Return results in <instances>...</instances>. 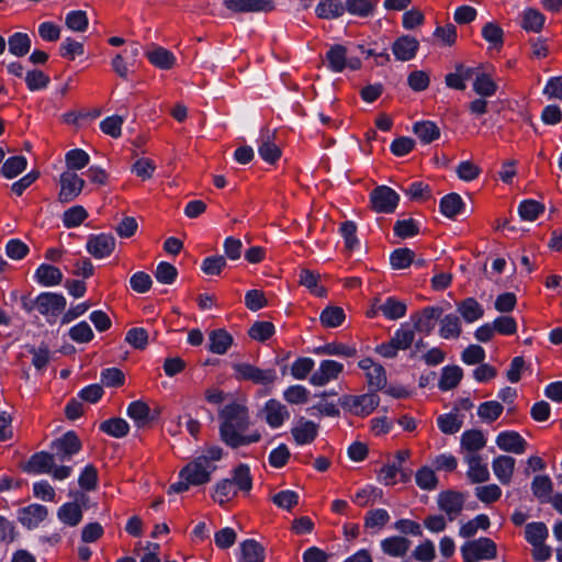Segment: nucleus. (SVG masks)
Here are the masks:
<instances>
[{"mask_svg":"<svg viewBox=\"0 0 562 562\" xmlns=\"http://www.w3.org/2000/svg\"><path fill=\"white\" fill-rule=\"evenodd\" d=\"M220 437L227 447L238 449L261 440L259 430L244 434L250 425L248 408L245 405L239 403L225 405L220 412Z\"/></svg>","mask_w":562,"mask_h":562,"instance_id":"nucleus-1","label":"nucleus"},{"mask_svg":"<svg viewBox=\"0 0 562 562\" xmlns=\"http://www.w3.org/2000/svg\"><path fill=\"white\" fill-rule=\"evenodd\" d=\"M216 467L207 462L204 458H195L189 462L179 472V482L169 486L168 493H182L189 490L191 485L198 486L211 481V474Z\"/></svg>","mask_w":562,"mask_h":562,"instance_id":"nucleus-2","label":"nucleus"},{"mask_svg":"<svg viewBox=\"0 0 562 562\" xmlns=\"http://www.w3.org/2000/svg\"><path fill=\"white\" fill-rule=\"evenodd\" d=\"M24 471L33 474L48 473L55 480H65L71 475L72 468L70 465H56V461L52 452H36L24 465Z\"/></svg>","mask_w":562,"mask_h":562,"instance_id":"nucleus-3","label":"nucleus"},{"mask_svg":"<svg viewBox=\"0 0 562 562\" xmlns=\"http://www.w3.org/2000/svg\"><path fill=\"white\" fill-rule=\"evenodd\" d=\"M463 562H479L492 560L497 555L496 543L486 537L465 542L461 547Z\"/></svg>","mask_w":562,"mask_h":562,"instance_id":"nucleus-4","label":"nucleus"},{"mask_svg":"<svg viewBox=\"0 0 562 562\" xmlns=\"http://www.w3.org/2000/svg\"><path fill=\"white\" fill-rule=\"evenodd\" d=\"M379 403L380 397L374 392L362 395H344L339 398L340 406L356 416L370 415L378 407Z\"/></svg>","mask_w":562,"mask_h":562,"instance_id":"nucleus-5","label":"nucleus"},{"mask_svg":"<svg viewBox=\"0 0 562 562\" xmlns=\"http://www.w3.org/2000/svg\"><path fill=\"white\" fill-rule=\"evenodd\" d=\"M82 448L81 440L74 430L65 432L50 443V452L56 462L69 461Z\"/></svg>","mask_w":562,"mask_h":562,"instance_id":"nucleus-6","label":"nucleus"},{"mask_svg":"<svg viewBox=\"0 0 562 562\" xmlns=\"http://www.w3.org/2000/svg\"><path fill=\"white\" fill-rule=\"evenodd\" d=\"M233 370L237 380L250 381L255 384L270 385L278 379L274 369L263 370L250 363H235Z\"/></svg>","mask_w":562,"mask_h":562,"instance_id":"nucleus-7","label":"nucleus"},{"mask_svg":"<svg viewBox=\"0 0 562 562\" xmlns=\"http://www.w3.org/2000/svg\"><path fill=\"white\" fill-rule=\"evenodd\" d=\"M400 195L390 187L380 186L370 193L372 209L378 213H393L398 204Z\"/></svg>","mask_w":562,"mask_h":562,"instance_id":"nucleus-8","label":"nucleus"},{"mask_svg":"<svg viewBox=\"0 0 562 562\" xmlns=\"http://www.w3.org/2000/svg\"><path fill=\"white\" fill-rule=\"evenodd\" d=\"M60 191L58 200L61 203H69L74 201L82 191L85 180L77 173L66 171L60 175Z\"/></svg>","mask_w":562,"mask_h":562,"instance_id":"nucleus-9","label":"nucleus"},{"mask_svg":"<svg viewBox=\"0 0 562 562\" xmlns=\"http://www.w3.org/2000/svg\"><path fill=\"white\" fill-rule=\"evenodd\" d=\"M441 307L426 306L422 311L414 313L411 316V319L415 330L425 335H429L434 330L436 323L441 317Z\"/></svg>","mask_w":562,"mask_h":562,"instance_id":"nucleus-10","label":"nucleus"},{"mask_svg":"<svg viewBox=\"0 0 562 562\" xmlns=\"http://www.w3.org/2000/svg\"><path fill=\"white\" fill-rule=\"evenodd\" d=\"M464 502L465 495L452 490L443 491L438 495V507L447 514L450 521L462 512Z\"/></svg>","mask_w":562,"mask_h":562,"instance_id":"nucleus-11","label":"nucleus"},{"mask_svg":"<svg viewBox=\"0 0 562 562\" xmlns=\"http://www.w3.org/2000/svg\"><path fill=\"white\" fill-rule=\"evenodd\" d=\"M115 248V238L110 234L90 235L87 241V251L95 259L109 257Z\"/></svg>","mask_w":562,"mask_h":562,"instance_id":"nucleus-12","label":"nucleus"},{"mask_svg":"<svg viewBox=\"0 0 562 562\" xmlns=\"http://www.w3.org/2000/svg\"><path fill=\"white\" fill-rule=\"evenodd\" d=\"M37 311L45 316H57L66 307V299L58 293L44 292L35 297Z\"/></svg>","mask_w":562,"mask_h":562,"instance_id":"nucleus-13","label":"nucleus"},{"mask_svg":"<svg viewBox=\"0 0 562 562\" xmlns=\"http://www.w3.org/2000/svg\"><path fill=\"white\" fill-rule=\"evenodd\" d=\"M226 9L237 12H271L276 5L272 0H224Z\"/></svg>","mask_w":562,"mask_h":562,"instance_id":"nucleus-14","label":"nucleus"},{"mask_svg":"<svg viewBox=\"0 0 562 562\" xmlns=\"http://www.w3.org/2000/svg\"><path fill=\"white\" fill-rule=\"evenodd\" d=\"M319 426L313 420L300 417L291 428V435L299 446L312 443L318 435Z\"/></svg>","mask_w":562,"mask_h":562,"instance_id":"nucleus-15","label":"nucleus"},{"mask_svg":"<svg viewBox=\"0 0 562 562\" xmlns=\"http://www.w3.org/2000/svg\"><path fill=\"white\" fill-rule=\"evenodd\" d=\"M344 366L334 360H323L310 378V382L315 386H323L329 381L335 380L342 372Z\"/></svg>","mask_w":562,"mask_h":562,"instance_id":"nucleus-16","label":"nucleus"},{"mask_svg":"<svg viewBox=\"0 0 562 562\" xmlns=\"http://www.w3.org/2000/svg\"><path fill=\"white\" fill-rule=\"evenodd\" d=\"M262 413L265 414V420L271 428L281 427L290 417L286 406L274 398L266 402Z\"/></svg>","mask_w":562,"mask_h":562,"instance_id":"nucleus-17","label":"nucleus"},{"mask_svg":"<svg viewBox=\"0 0 562 562\" xmlns=\"http://www.w3.org/2000/svg\"><path fill=\"white\" fill-rule=\"evenodd\" d=\"M496 445L506 452L521 454L526 451L527 441L521 435L514 430L502 431L496 437Z\"/></svg>","mask_w":562,"mask_h":562,"instance_id":"nucleus-18","label":"nucleus"},{"mask_svg":"<svg viewBox=\"0 0 562 562\" xmlns=\"http://www.w3.org/2000/svg\"><path fill=\"white\" fill-rule=\"evenodd\" d=\"M419 48V42L411 35H402L392 44V52L400 61L413 59Z\"/></svg>","mask_w":562,"mask_h":562,"instance_id":"nucleus-19","label":"nucleus"},{"mask_svg":"<svg viewBox=\"0 0 562 562\" xmlns=\"http://www.w3.org/2000/svg\"><path fill=\"white\" fill-rule=\"evenodd\" d=\"M48 515V510L44 505L32 504L19 510V521L27 529L38 526Z\"/></svg>","mask_w":562,"mask_h":562,"instance_id":"nucleus-20","label":"nucleus"},{"mask_svg":"<svg viewBox=\"0 0 562 562\" xmlns=\"http://www.w3.org/2000/svg\"><path fill=\"white\" fill-rule=\"evenodd\" d=\"M233 336L224 328L209 333V350L215 355H225L233 345Z\"/></svg>","mask_w":562,"mask_h":562,"instance_id":"nucleus-21","label":"nucleus"},{"mask_svg":"<svg viewBox=\"0 0 562 562\" xmlns=\"http://www.w3.org/2000/svg\"><path fill=\"white\" fill-rule=\"evenodd\" d=\"M467 463L469 464L468 477L471 483H483L488 481L490 472L486 464L482 463V459L476 453H471L465 458Z\"/></svg>","mask_w":562,"mask_h":562,"instance_id":"nucleus-22","label":"nucleus"},{"mask_svg":"<svg viewBox=\"0 0 562 562\" xmlns=\"http://www.w3.org/2000/svg\"><path fill=\"white\" fill-rule=\"evenodd\" d=\"M345 13V4L341 0H319L315 8V14L322 20H336Z\"/></svg>","mask_w":562,"mask_h":562,"instance_id":"nucleus-23","label":"nucleus"},{"mask_svg":"<svg viewBox=\"0 0 562 562\" xmlns=\"http://www.w3.org/2000/svg\"><path fill=\"white\" fill-rule=\"evenodd\" d=\"M265 548L255 539H247L240 543L239 562H265Z\"/></svg>","mask_w":562,"mask_h":562,"instance_id":"nucleus-24","label":"nucleus"},{"mask_svg":"<svg viewBox=\"0 0 562 562\" xmlns=\"http://www.w3.org/2000/svg\"><path fill=\"white\" fill-rule=\"evenodd\" d=\"M411 543V540L405 537L393 536L381 541V549L390 557H404L408 552Z\"/></svg>","mask_w":562,"mask_h":562,"instance_id":"nucleus-25","label":"nucleus"},{"mask_svg":"<svg viewBox=\"0 0 562 562\" xmlns=\"http://www.w3.org/2000/svg\"><path fill=\"white\" fill-rule=\"evenodd\" d=\"M515 459L509 456H499L493 460V471L502 484H509L515 469Z\"/></svg>","mask_w":562,"mask_h":562,"instance_id":"nucleus-26","label":"nucleus"},{"mask_svg":"<svg viewBox=\"0 0 562 562\" xmlns=\"http://www.w3.org/2000/svg\"><path fill=\"white\" fill-rule=\"evenodd\" d=\"M457 311L467 323H473L484 315L483 306L474 297L460 301L457 304Z\"/></svg>","mask_w":562,"mask_h":562,"instance_id":"nucleus-27","label":"nucleus"},{"mask_svg":"<svg viewBox=\"0 0 562 562\" xmlns=\"http://www.w3.org/2000/svg\"><path fill=\"white\" fill-rule=\"evenodd\" d=\"M35 279L44 286H54L61 283L63 273L55 266L42 263L35 271Z\"/></svg>","mask_w":562,"mask_h":562,"instance_id":"nucleus-28","label":"nucleus"},{"mask_svg":"<svg viewBox=\"0 0 562 562\" xmlns=\"http://www.w3.org/2000/svg\"><path fill=\"white\" fill-rule=\"evenodd\" d=\"M273 135L268 130L262 133L261 144L258 147L259 156L268 164H276L281 157V149L271 142Z\"/></svg>","mask_w":562,"mask_h":562,"instance_id":"nucleus-29","label":"nucleus"},{"mask_svg":"<svg viewBox=\"0 0 562 562\" xmlns=\"http://www.w3.org/2000/svg\"><path fill=\"white\" fill-rule=\"evenodd\" d=\"M378 311H380L387 319L395 321L405 316L407 305L404 301L390 296L378 306Z\"/></svg>","mask_w":562,"mask_h":562,"instance_id":"nucleus-30","label":"nucleus"},{"mask_svg":"<svg viewBox=\"0 0 562 562\" xmlns=\"http://www.w3.org/2000/svg\"><path fill=\"white\" fill-rule=\"evenodd\" d=\"M546 22V16L537 9L528 8L521 13L520 26L527 32L539 33Z\"/></svg>","mask_w":562,"mask_h":562,"instance_id":"nucleus-31","label":"nucleus"},{"mask_svg":"<svg viewBox=\"0 0 562 562\" xmlns=\"http://www.w3.org/2000/svg\"><path fill=\"white\" fill-rule=\"evenodd\" d=\"M57 516L65 525L75 527L82 520V509L78 503L69 502L59 507Z\"/></svg>","mask_w":562,"mask_h":562,"instance_id":"nucleus-32","label":"nucleus"},{"mask_svg":"<svg viewBox=\"0 0 562 562\" xmlns=\"http://www.w3.org/2000/svg\"><path fill=\"white\" fill-rule=\"evenodd\" d=\"M413 131L424 144H430L440 137V128L431 121L416 122Z\"/></svg>","mask_w":562,"mask_h":562,"instance_id":"nucleus-33","label":"nucleus"},{"mask_svg":"<svg viewBox=\"0 0 562 562\" xmlns=\"http://www.w3.org/2000/svg\"><path fill=\"white\" fill-rule=\"evenodd\" d=\"M463 371L458 366H447L442 369L438 386L441 391L457 387L462 380Z\"/></svg>","mask_w":562,"mask_h":562,"instance_id":"nucleus-34","label":"nucleus"},{"mask_svg":"<svg viewBox=\"0 0 562 562\" xmlns=\"http://www.w3.org/2000/svg\"><path fill=\"white\" fill-rule=\"evenodd\" d=\"M531 491L540 503H548L553 491V483L548 475H536L531 483Z\"/></svg>","mask_w":562,"mask_h":562,"instance_id":"nucleus-35","label":"nucleus"},{"mask_svg":"<svg viewBox=\"0 0 562 562\" xmlns=\"http://www.w3.org/2000/svg\"><path fill=\"white\" fill-rule=\"evenodd\" d=\"M233 481L234 487L236 490L249 493L252 488V476L250 474V469L247 464L240 463L233 470Z\"/></svg>","mask_w":562,"mask_h":562,"instance_id":"nucleus-36","label":"nucleus"},{"mask_svg":"<svg viewBox=\"0 0 562 562\" xmlns=\"http://www.w3.org/2000/svg\"><path fill=\"white\" fill-rule=\"evenodd\" d=\"M146 56L150 64L160 69H171L176 63L175 55L164 47H157L150 52H147Z\"/></svg>","mask_w":562,"mask_h":562,"instance_id":"nucleus-37","label":"nucleus"},{"mask_svg":"<svg viewBox=\"0 0 562 562\" xmlns=\"http://www.w3.org/2000/svg\"><path fill=\"white\" fill-rule=\"evenodd\" d=\"M328 68L335 72H341L347 66V49L342 45H334L326 53Z\"/></svg>","mask_w":562,"mask_h":562,"instance_id":"nucleus-38","label":"nucleus"},{"mask_svg":"<svg viewBox=\"0 0 562 562\" xmlns=\"http://www.w3.org/2000/svg\"><path fill=\"white\" fill-rule=\"evenodd\" d=\"M319 274L308 269H302L299 274V283L310 290L311 293L318 297L327 295V290L318 285Z\"/></svg>","mask_w":562,"mask_h":562,"instance_id":"nucleus-39","label":"nucleus"},{"mask_svg":"<svg viewBox=\"0 0 562 562\" xmlns=\"http://www.w3.org/2000/svg\"><path fill=\"white\" fill-rule=\"evenodd\" d=\"M486 445L483 432L479 429L467 430L461 436V447L469 452L475 453Z\"/></svg>","mask_w":562,"mask_h":562,"instance_id":"nucleus-40","label":"nucleus"},{"mask_svg":"<svg viewBox=\"0 0 562 562\" xmlns=\"http://www.w3.org/2000/svg\"><path fill=\"white\" fill-rule=\"evenodd\" d=\"M549 536L548 528L542 521L529 522L525 527V538L531 546L541 544Z\"/></svg>","mask_w":562,"mask_h":562,"instance_id":"nucleus-41","label":"nucleus"},{"mask_svg":"<svg viewBox=\"0 0 562 562\" xmlns=\"http://www.w3.org/2000/svg\"><path fill=\"white\" fill-rule=\"evenodd\" d=\"M461 323L457 315L447 314L440 319L439 335L442 338H458L461 335Z\"/></svg>","mask_w":562,"mask_h":562,"instance_id":"nucleus-42","label":"nucleus"},{"mask_svg":"<svg viewBox=\"0 0 562 562\" xmlns=\"http://www.w3.org/2000/svg\"><path fill=\"white\" fill-rule=\"evenodd\" d=\"M100 430L114 438H122L128 434L130 426L125 419L115 417L102 422Z\"/></svg>","mask_w":562,"mask_h":562,"instance_id":"nucleus-43","label":"nucleus"},{"mask_svg":"<svg viewBox=\"0 0 562 562\" xmlns=\"http://www.w3.org/2000/svg\"><path fill=\"white\" fill-rule=\"evenodd\" d=\"M9 52L16 57L25 56L31 48V38L26 33H14L8 40Z\"/></svg>","mask_w":562,"mask_h":562,"instance_id":"nucleus-44","label":"nucleus"},{"mask_svg":"<svg viewBox=\"0 0 562 562\" xmlns=\"http://www.w3.org/2000/svg\"><path fill=\"white\" fill-rule=\"evenodd\" d=\"M473 90L482 98H488L496 93L497 85L490 75L480 72L473 81Z\"/></svg>","mask_w":562,"mask_h":562,"instance_id":"nucleus-45","label":"nucleus"},{"mask_svg":"<svg viewBox=\"0 0 562 562\" xmlns=\"http://www.w3.org/2000/svg\"><path fill=\"white\" fill-rule=\"evenodd\" d=\"M463 206L464 203L458 193H449L445 195L440 201V211L445 216L449 218H453L460 214Z\"/></svg>","mask_w":562,"mask_h":562,"instance_id":"nucleus-46","label":"nucleus"},{"mask_svg":"<svg viewBox=\"0 0 562 562\" xmlns=\"http://www.w3.org/2000/svg\"><path fill=\"white\" fill-rule=\"evenodd\" d=\"M149 406L143 401H134L127 407V415L138 427H143L151 419Z\"/></svg>","mask_w":562,"mask_h":562,"instance_id":"nucleus-47","label":"nucleus"},{"mask_svg":"<svg viewBox=\"0 0 562 562\" xmlns=\"http://www.w3.org/2000/svg\"><path fill=\"white\" fill-rule=\"evenodd\" d=\"M276 328L271 322L257 321L248 329V336L260 342H265L274 335Z\"/></svg>","mask_w":562,"mask_h":562,"instance_id":"nucleus-48","label":"nucleus"},{"mask_svg":"<svg viewBox=\"0 0 562 562\" xmlns=\"http://www.w3.org/2000/svg\"><path fill=\"white\" fill-rule=\"evenodd\" d=\"M346 315L339 306H327L321 313L319 321L324 327L335 328L342 324Z\"/></svg>","mask_w":562,"mask_h":562,"instance_id":"nucleus-49","label":"nucleus"},{"mask_svg":"<svg viewBox=\"0 0 562 562\" xmlns=\"http://www.w3.org/2000/svg\"><path fill=\"white\" fill-rule=\"evenodd\" d=\"M504 411V406L497 401H487L481 403L477 407V416L488 424L498 419Z\"/></svg>","mask_w":562,"mask_h":562,"instance_id":"nucleus-50","label":"nucleus"},{"mask_svg":"<svg viewBox=\"0 0 562 562\" xmlns=\"http://www.w3.org/2000/svg\"><path fill=\"white\" fill-rule=\"evenodd\" d=\"M316 355H329V356H344L355 357L357 353L356 348L347 346L341 342H329L324 346H319L314 349Z\"/></svg>","mask_w":562,"mask_h":562,"instance_id":"nucleus-51","label":"nucleus"},{"mask_svg":"<svg viewBox=\"0 0 562 562\" xmlns=\"http://www.w3.org/2000/svg\"><path fill=\"white\" fill-rule=\"evenodd\" d=\"M27 160L24 156H13L8 158L2 168V175L8 179H13L26 169Z\"/></svg>","mask_w":562,"mask_h":562,"instance_id":"nucleus-52","label":"nucleus"},{"mask_svg":"<svg viewBox=\"0 0 562 562\" xmlns=\"http://www.w3.org/2000/svg\"><path fill=\"white\" fill-rule=\"evenodd\" d=\"M463 420L457 414H442L437 418V425L441 432L446 435L457 434L462 427Z\"/></svg>","mask_w":562,"mask_h":562,"instance_id":"nucleus-53","label":"nucleus"},{"mask_svg":"<svg viewBox=\"0 0 562 562\" xmlns=\"http://www.w3.org/2000/svg\"><path fill=\"white\" fill-rule=\"evenodd\" d=\"M237 490L233 485V481L229 479H223L215 485V491L213 494V499L217 502L220 505H224L234 496H236Z\"/></svg>","mask_w":562,"mask_h":562,"instance_id":"nucleus-54","label":"nucleus"},{"mask_svg":"<svg viewBox=\"0 0 562 562\" xmlns=\"http://www.w3.org/2000/svg\"><path fill=\"white\" fill-rule=\"evenodd\" d=\"M375 4L370 0H346L345 11L352 15L367 18L373 14Z\"/></svg>","mask_w":562,"mask_h":562,"instance_id":"nucleus-55","label":"nucleus"},{"mask_svg":"<svg viewBox=\"0 0 562 562\" xmlns=\"http://www.w3.org/2000/svg\"><path fill=\"white\" fill-rule=\"evenodd\" d=\"M390 520L387 510L376 508L369 510L364 516V527L367 529H382Z\"/></svg>","mask_w":562,"mask_h":562,"instance_id":"nucleus-56","label":"nucleus"},{"mask_svg":"<svg viewBox=\"0 0 562 562\" xmlns=\"http://www.w3.org/2000/svg\"><path fill=\"white\" fill-rule=\"evenodd\" d=\"M544 212V205L536 200H525L518 206V213L524 221H535Z\"/></svg>","mask_w":562,"mask_h":562,"instance_id":"nucleus-57","label":"nucleus"},{"mask_svg":"<svg viewBox=\"0 0 562 562\" xmlns=\"http://www.w3.org/2000/svg\"><path fill=\"white\" fill-rule=\"evenodd\" d=\"M415 252L409 248H397L390 256L393 269H406L413 265Z\"/></svg>","mask_w":562,"mask_h":562,"instance_id":"nucleus-58","label":"nucleus"},{"mask_svg":"<svg viewBox=\"0 0 562 562\" xmlns=\"http://www.w3.org/2000/svg\"><path fill=\"white\" fill-rule=\"evenodd\" d=\"M88 217V212L81 205H75L63 214V224L67 228L77 227Z\"/></svg>","mask_w":562,"mask_h":562,"instance_id":"nucleus-59","label":"nucleus"},{"mask_svg":"<svg viewBox=\"0 0 562 562\" xmlns=\"http://www.w3.org/2000/svg\"><path fill=\"white\" fill-rule=\"evenodd\" d=\"M49 82V77L40 69H32L26 72L25 83L31 91L45 89Z\"/></svg>","mask_w":562,"mask_h":562,"instance_id":"nucleus-60","label":"nucleus"},{"mask_svg":"<svg viewBox=\"0 0 562 562\" xmlns=\"http://www.w3.org/2000/svg\"><path fill=\"white\" fill-rule=\"evenodd\" d=\"M65 160L68 169L80 170L88 166L90 157L83 149L76 148L66 154Z\"/></svg>","mask_w":562,"mask_h":562,"instance_id":"nucleus-61","label":"nucleus"},{"mask_svg":"<svg viewBox=\"0 0 562 562\" xmlns=\"http://www.w3.org/2000/svg\"><path fill=\"white\" fill-rule=\"evenodd\" d=\"M368 379L369 387L372 392L383 390L386 385V372L385 369L378 364L366 374Z\"/></svg>","mask_w":562,"mask_h":562,"instance_id":"nucleus-62","label":"nucleus"},{"mask_svg":"<svg viewBox=\"0 0 562 562\" xmlns=\"http://www.w3.org/2000/svg\"><path fill=\"white\" fill-rule=\"evenodd\" d=\"M415 479H416V484L422 490L431 491V490H435L438 484V479H437L434 470H431L428 467L420 468L417 471Z\"/></svg>","mask_w":562,"mask_h":562,"instance_id":"nucleus-63","label":"nucleus"},{"mask_svg":"<svg viewBox=\"0 0 562 562\" xmlns=\"http://www.w3.org/2000/svg\"><path fill=\"white\" fill-rule=\"evenodd\" d=\"M178 277V270L177 268L166 261H161L158 263L156 271H155V278L158 282L164 284H172Z\"/></svg>","mask_w":562,"mask_h":562,"instance_id":"nucleus-64","label":"nucleus"}]
</instances>
